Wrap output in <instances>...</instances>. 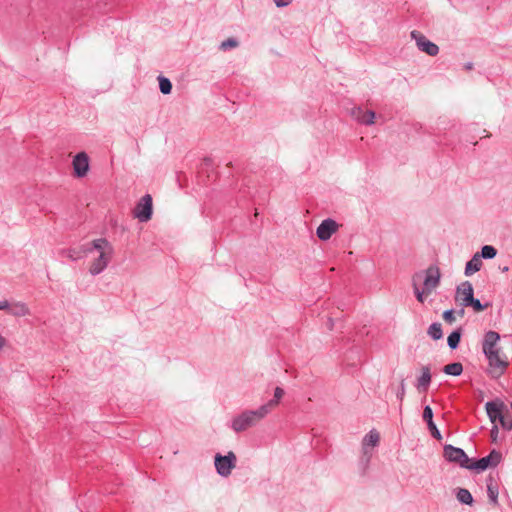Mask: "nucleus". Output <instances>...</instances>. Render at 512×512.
Listing matches in <instances>:
<instances>
[{
  "label": "nucleus",
  "mask_w": 512,
  "mask_h": 512,
  "mask_svg": "<svg viewBox=\"0 0 512 512\" xmlns=\"http://www.w3.org/2000/svg\"><path fill=\"white\" fill-rule=\"evenodd\" d=\"M152 196L145 194L139 202L136 204L133 215L140 222H148L153 214V203Z\"/></svg>",
  "instance_id": "39448f33"
},
{
  "label": "nucleus",
  "mask_w": 512,
  "mask_h": 512,
  "mask_svg": "<svg viewBox=\"0 0 512 512\" xmlns=\"http://www.w3.org/2000/svg\"><path fill=\"white\" fill-rule=\"evenodd\" d=\"M275 5L279 8L286 7L292 3L293 0H273Z\"/></svg>",
  "instance_id": "58836bf2"
},
{
  "label": "nucleus",
  "mask_w": 512,
  "mask_h": 512,
  "mask_svg": "<svg viewBox=\"0 0 512 512\" xmlns=\"http://www.w3.org/2000/svg\"><path fill=\"white\" fill-rule=\"evenodd\" d=\"M236 462L237 457L232 451H229L225 456L217 453L214 458L216 471L222 477H228L231 474Z\"/></svg>",
  "instance_id": "7ed1b4c3"
},
{
  "label": "nucleus",
  "mask_w": 512,
  "mask_h": 512,
  "mask_svg": "<svg viewBox=\"0 0 512 512\" xmlns=\"http://www.w3.org/2000/svg\"><path fill=\"white\" fill-rule=\"evenodd\" d=\"M10 307L11 304L8 301H0V310H8V312L10 313Z\"/></svg>",
  "instance_id": "ea45409f"
},
{
  "label": "nucleus",
  "mask_w": 512,
  "mask_h": 512,
  "mask_svg": "<svg viewBox=\"0 0 512 512\" xmlns=\"http://www.w3.org/2000/svg\"><path fill=\"white\" fill-rule=\"evenodd\" d=\"M380 440V435L376 430H371L363 439V446H376Z\"/></svg>",
  "instance_id": "a878e982"
},
{
  "label": "nucleus",
  "mask_w": 512,
  "mask_h": 512,
  "mask_svg": "<svg viewBox=\"0 0 512 512\" xmlns=\"http://www.w3.org/2000/svg\"><path fill=\"white\" fill-rule=\"evenodd\" d=\"M427 426H428V429H429V431H430L431 435H432L435 439H437V440H441V439H442L441 433H440V431L438 430L437 426L435 425L434 421H433V422H431V423H429V424H427Z\"/></svg>",
  "instance_id": "e433bc0d"
},
{
  "label": "nucleus",
  "mask_w": 512,
  "mask_h": 512,
  "mask_svg": "<svg viewBox=\"0 0 512 512\" xmlns=\"http://www.w3.org/2000/svg\"><path fill=\"white\" fill-rule=\"evenodd\" d=\"M427 334L433 339V340H439L443 337V331H442V326L440 323L438 322H435V323H432L428 330H427Z\"/></svg>",
  "instance_id": "393cba45"
},
{
  "label": "nucleus",
  "mask_w": 512,
  "mask_h": 512,
  "mask_svg": "<svg viewBox=\"0 0 512 512\" xmlns=\"http://www.w3.org/2000/svg\"><path fill=\"white\" fill-rule=\"evenodd\" d=\"M487 492H488V497H489L490 501L493 502L494 504H497L498 487L494 483L492 477H489V479L487 480Z\"/></svg>",
  "instance_id": "b1692460"
},
{
  "label": "nucleus",
  "mask_w": 512,
  "mask_h": 512,
  "mask_svg": "<svg viewBox=\"0 0 512 512\" xmlns=\"http://www.w3.org/2000/svg\"><path fill=\"white\" fill-rule=\"evenodd\" d=\"M474 297L473 286L469 281L462 282L456 289L455 300L462 306Z\"/></svg>",
  "instance_id": "ddd939ff"
},
{
  "label": "nucleus",
  "mask_w": 512,
  "mask_h": 512,
  "mask_svg": "<svg viewBox=\"0 0 512 512\" xmlns=\"http://www.w3.org/2000/svg\"><path fill=\"white\" fill-rule=\"evenodd\" d=\"M283 395L284 390L280 387H276L274 390L273 399H271L268 403L262 405V407L266 408L267 414L270 413V411L279 404V401L283 397Z\"/></svg>",
  "instance_id": "aec40b11"
},
{
  "label": "nucleus",
  "mask_w": 512,
  "mask_h": 512,
  "mask_svg": "<svg viewBox=\"0 0 512 512\" xmlns=\"http://www.w3.org/2000/svg\"><path fill=\"white\" fill-rule=\"evenodd\" d=\"M499 423L504 430L509 431L512 429V417L510 416V414L507 410H506V413H504V415L501 418Z\"/></svg>",
  "instance_id": "473e14b6"
},
{
  "label": "nucleus",
  "mask_w": 512,
  "mask_h": 512,
  "mask_svg": "<svg viewBox=\"0 0 512 512\" xmlns=\"http://www.w3.org/2000/svg\"><path fill=\"white\" fill-rule=\"evenodd\" d=\"M267 415V410L265 407L260 406L256 410H247L236 416L232 420V429L235 432H242L248 429L249 427L255 425L258 421L263 419Z\"/></svg>",
  "instance_id": "f03ea898"
},
{
  "label": "nucleus",
  "mask_w": 512,
  "mask_h": 512,
  "mask_svg": "<svg viewBox=\"0 0 512 512\" xmlns=\"http://www.w3.org/2000/svg\"><path fill=\"white\" fill-rule=\"evenodd\" d=\"M6 340L3 336L0 335V350L5 346Z\"/></svg>",
  "instance_id": "79ce46f5"
},
{
  "label": "nucleus",
  "mask_w": 512,
  "mask_h": 512,
  "mask_svg": "<svg viewBox=\"0 0 512 512\" xmlns=\"http://www.w3.org/2000/svg\"><path fill=\"white\" fill-rule=\"evenodd\" d=\"M490 306L489 303L482 304L479 299L471 298L467 303H463V307H472L476 312H481Z\"/></svg>",
  "instance_id": "c85d7f7f"
},
{
  "label": "nucleus",
  "mask_w": 512,
  "mask_h": 512,
  "mask_svg": "<svg viewBox=\"0 0 512 512\" xmlns=\"http://www.w3.org/2000/svg\"><path fill=\"white\" fill-rule=\"evenodd\" d=\"M500 340V335L495 331H488L484 335V340L482 344L483 353L492 354L493 351H498L500 348L498 347V341Z\"/></svg>",
  "instance_id": "f8f14e48"
},
{
  "label": "nucleus",
  "mask_w": 512,
  "mask_h": 512,
  "mask_svg": "<svg viewBox=\"0 0 512 512\" xmlns=\"http://www.w3.org/2000/svg\"><path fill=\"white\" fill-rule=\"evenodd\" d=\"M458 313H459V315L463 316L465 313L464 308L460 309Z\"/></svg>",
  "instance_id": "c03bdc74"
},
{
  "label": "nucleus",
  "mask_w": 512,
  "mask_h": 512,
  "mask_svg": "<svg viewBox=\"0 0 512 512\" xmlns=\"http://www.w3.org/2000/svg\"><path fill=\"white\" fill-rule=\"evenodd\" d=\"M411 37L416 41L418 49L425 52L429 56H436L439 53V47L428 40L423 34L418 31H412Z\"/></svg>",
  "instance_id": "6e6552de"
},
{
  "label": "nucleus",
  "mask_w": 512,
  "mask_h": 512,
  "mask_svg": "<svg viewBox=\"0 0 512 512\" xmlns=\"http://www.w3.org/2000/svg\"><path fill=\"white\" fill-rule=\"evenodd\" d=\"M351 116L361 124L371 125L374 123L375 112L372 110L364 111L361 107H354L351 110Z\"/></svg>",
  "instance_id": "2eb2a0df"
},
{
  "label": "nucleus",
  "mask_w": 512,
  "mask_h": 512,
  "mask_svg": "<svg viewBox=\"0 0 512 512\" xmlns=\"http://www.w3.org/2000/svg\"><path fill=\"white\" fill-rule=\"evenodd\" d=\"M489 467H496L502 460V454L497 450H492L489 455L483 457Z\"/></svg>",
  "instance_id": "cd10ccee"
},
{
  "label": "nucleus",
  "mask_w": 512,
  "mask_h": 512,
  "mask_svg": "<svg viewBox=\"0 0 512 512\" xmlns=\"http://www.w3.org/2000/svg\"><path fill=\"white\" fill-rule=\"evenodd\" d=\"M91 248L99 252V256L91 263L89 272L96 276L102 273L112 259L113 247L105 238L95 239L91 242Z\"/></svg>",
  "instance_id": "f257e3e1"
},
{
  "label": "nucleus",
  "mask_w": 512,
  "mask_h": 512,
  "mask_svg": "<svg viewBox=\"0 0 512 512\" xmlns=\"http://www.w3.org/2000/svg\"><path fill=\"white\" fill-rule=\"evenodd\" d=\"M489 467H496L502 460V454L497 450H492L489 455L483 457Z\"/></svg>",
  "instance_id": "bb28decb"
},
{
  "label": "nucleus",
  "mask_w": 512,
  "mask_h": 512,
  "mask_svg": "<svg viewBox=\"0 0 512 512\" xmlns=\"http://www.w3.org/2000/svg\"><path fill=\"white\" fill-rule=\"evenodd\" d=\"M158 80L160 91L165 95L170 94L172 90L171 81L164 76H159Z\"/></svg>",
  "instance_id": "7c9ffc66"
},
{
  "label": "nucleus",
  "mask_w": 512,
  "mask_h": 512,
  "mask_svg": "<svg viewBox=\"0 0 512 512\" xmlns=\"http://www.w3.org/2000/svg\"><path fill=\"white\" fill-rule=\"evenodd\" d=\"M454 310L453 309H448L446 311H444L443 313V319L449 323V324H452L454 321H455V315H454Z\"/></svg>",
  "instance_id": "4c0bfd02"
},
{
  "label": "nucleus",
  "mask_w": 512,
  "mask_h": 512,
  "mask_svg": "<svg viewBox=\"0 0 512 512\" xmlns=\"http://www.w3.org/2000/svg\"><path fill=\"white\" fill-rule=\"evenodd\" d=\"M443 372L447 375L459 376L463 372V366L460 362H453L444 366Z\"/></svg>",
  "instance_id": "5701e85b"
},
{
  "label": "nucleus",
  "mask_w": 512,
  "mask_h": 512,
  "mask_svg": "<svg viewBox=\"0 0 512 512\" xmlns=\"http://www.w3.org/2000/svg\"><path fill=\"white\" fill-rule=\"evenodd\" d=\"M74 175L83 178L89 171V157L86 152H79L72 161Z\"/></svg>",
  "instance_id": "9d476101"
},
{
  "label": "nucleus",
  "mask_w": 512,
  "mask_h": 512,
  "mask_svg": "<svg viewBox=\"0 0 512 512\" xmlns=\"http://www.w3.org/2000/svg\"><path fill=\"white\" fill-rule=\"evenodd\" d=\"M482 267V261L478 253H476L465 266V275L470 276L473 273L479 271Z\"/></svg>",
  "instance_id": "a211bd4d"
},
{
  "label": "nucleus",
  "mask_w": 512,
  "mask_h": 512,
  "mask_svg": "<svg viewBox=\"0 0 512 512\" xmlns=\"http://www.w3.org/2000/svg\"><path fill=\"white\" fill-rule=\"evenodd\" d=\"M489 363V373L493 378L500 377L508 366L507 358L501 355L500 350L493 351L492 354H485Z\"/></svg>",
  "instance_id": "20e7f679"
},
{
  "label": "nucleus",
  "mask_w": 512,
  "mask_h": 512,
  "mask_svg": "<svg viewBox=\"0 0 512 512\" xmlns=\"http://www.w3.org/2000/svg\"><path fill=\"white\" fill-rule=\"evenodd\" d=\"M338 228L339 225L335 220L327 218L317 227L316 235L320 240L327 241L338 230Z\"/></svg>",
  "instance_id": "9b49d317"
},
{
  "label": "nucleus",
  "mask_w": 512,
  "mask_h": 512,
  "mask_svg": "<svg viewBox=\"0 0 512 512\" xmlns=\"http://www.w3.org/2000/svg\"><path fill=\"white\" fill-rule=\"evenodd\" d=\"M488 464L486 463V460L484 458H480L474 462H471L469 460L468 467L466 469L469 470H476V471H484L488 468Z\"/></svg>",
  "instance_id": "c756f323"
},
{
  "label": "nucleus",
  "mask_w": 512,
  "mask_h": 512,
  "mask_svg": "<svg viewBox=\"0 0 512 512\" xmlns=\"http://www.w3.org/2000/svg\"><path fill=\"white\" fill-rule=\"evenodd\" d=\"M405 393H406V385H405V379H401L400 381V385L398 387V390L396 392V397L397 399L402 402L404 397H405Z\"/></svg>",
  "instance_id": "f704fd0d"
},
{
  "label": "nucleus",
  "mask_w": 512,
  "mask_h": 512,
  "mask_svg": "<svg viewBox=\"0 0 512 512\" xmlns=\"http://www.w3.org/2000/svg\"><path fill=\"white\" fill-rule=\"evenodd\" d=\"M422 272L423 287L427 294H430L440 284L441 273L436 265L429 266Z\"/></svg>",
  "instance_id": "0eeeda50"
},
{
  "label": "nucleus",
  "mask_w": 512,
  "mask_h": 512,
  "mask_svg": "<svg viewBox=\"0 0 512 512\" xmlns=\"http://www.w3.org/2000/svg\"><path fill=\"white\" fill-rule=\"evenodd\" d=\"M464 68L466 70H472L473 69V63L472 62H467L465 65H464Z\"/></svg>",
  "instance_id": "37998d69"
},
{
  "label": "nucleus",
  "mask_w": 512,
  "mask_h": 512,
  "mask_svg": "<svg viewBox=\"0 0 512 512\" xmlns=\"http://www.w3.org/2000/svg\"><path fill=\"white\" fill-rule=\"evenodd\" d=\"M443 455L447 461L457 463L461 468L468 467L469 457L461 448L446 444L443 448Z\"/></svg>",
  "instance_id": "423d86ee"
},
{
  "label": "nucleus",
  "mask_w": 512,
  "mask_h": 512,
  "mask_svg": "<svg viewBox=\"0 0 512 512\" xmlns=\"http://www.w3.org/2000/svg\"><path fill=\"white\" fill-rule=\"evenodd\" d=\"M91 243L83 244L77 248H70V249H64L61 250V254L68 257L72 261L79 260L83 258L86 254L91 253Z\"/></svg>",
  "instance_id": "4468645a"
},
{
  "label": "nucleus",
  "mask_w": 512,
  "mask_h": 512,
  "mask_svg": "<svg viewBox=\"0 0 512 512\" xmlns=\"http://www.w3.org/2000/svg\"><path fill=\"white\" fill-rule=\"evenodd\" d=\"M508 270V267H503V271H507Z\"/></svg>",
  "instance_id": "a18cd8bd"
},
{
  "label": "nucleus",
  "mask_w": 512,
  "mask_h": 512,
  "mask_svg": "<svg viewBox=\"0 0 512 512\" xmlns=\"http://www.w3.org/2000/svg\"><path fill=\"white\" fill-rule=\"evenodd\" d=\"M462 336V328L454 330L447 338V344L450 349L454 350L459 346Z\"/></svg>",
  "instance_id": "4be33fe9"
},
{
  "label": "nucleus",
  "mask_w": 512,
  "mask_h": 512,
  "mask_svg": "<svg viewBox=\"0 0 512 512\" xmlns=\"http://www.w3.org/2000/svg\"><path fill=\"white\" fill-rule=\"evenodd\" d=\"M498 436V426L496 424H493V427L491 429V437L493 441H496Z\"/></svg>",
  "instance_id": "a19ab883"
},
{
  "label": "nucleus",
  "mask_w": 512,
  "mask_h": 512,
  "mask_svg": "<svg viewBox=\"0 0 512 512\" xmlns=\"http://www.w3.org/2000/svg\"><path fill=\"white\" fill-rule=\"evenodd\" d=\"M423 420L427 424L433 422V411H432V408L429 405L424 407V410H423Z\"/></svg>",
  "instance_id": "c9c22d12"
},
{
  "label": "nucleus",
  "mask_w": 512,
  "mask_h": 512,
  "mask_svg": "<svg viewBox=\"0 0 512 512\" xmlns=\"http://www.w3.org/2000/svg\"><path fill=\"white\" fill-rule=\"evenodd\" d=\"M456 498L460 503L465 504V505H472V503H473L472 494L469 492V490H467L465 488L457 489Z\"/></svg>",
  "instance_id": "412c9836"
},
{
  "label": "nucleus",
  "mask_w": 512,
  "mask_h": 512,
  "mask_svg": "<svg viewBox=\"0 0 512 512\" xmlns=\"http://www.w3.org/2000/svg\"><path fill=\"white\" fill-rule=\"evenodd\" d=\"M10 314L16 317H21L29 315L30 310L24 302H15L11 303Z\"/></svg>",
  "instance_id": "6ab92c4d"
},
{
  "label": "nucleus",
  "mask_w": 512,
  "mask_h": 512,
  "mask_svg": "<svg viewBox=\"0 0 512 512\" xmlns=\"http://www.w3.org/2000/svg\"><path fill=\"white\" fill-rule=\"evenodd\" d=\"M421 376L418 377L416 382V388L420 392H427L431 383V372L429 366H423Z\"/></svg>",
  "instance_id": "dca6fc26"
},
{
  "label": "nucleus",
  "mask_w": 512,
  "mask_h": 512,
  "mask_svg": "<svg viewBox=\"0 0 512 512\" xmlns=\"http://www.w3.org/2000/svg\"><path fill=\"white\" fill-rule=\"evenodd\" d=\"M422 280V272H416L412 277V286L414 290V294L416 296V299L420 303H424L425 301V295H427L425 288L423 287L422 290H420L418 282Z\"/></svg>",
  "instance_id": "f3484780"
},
{
  "label": "nucleus",
  "mask_w": 512,
  "mask_h": 512,
  "mask_svg": "<svg viewBox=\"0 0 512 512\" xmlns=\"http://www.w3.org/2000/svg\"><path fill=\"white\" fill-rule=\"evenodd\" d=\"M497 250L495 247L491 245H485L481 249V253L479 254L480 258L484 259H492L496 256Z\"/></svg>",
  "instance_id": "2f4dec72"
},
{
  "label": "nucleus",
  "mask_w": 512,
  "mask_h": 512,
  "mask_svg": "<svg viewBox=\"0 0 512 512\" xmlns=\"http://www.w3.org/2000/svg\"><path fill=\"white\" fill-rule=\"evenodd\" d=\"M485 409L489 420L496 424L497 421L500 422L501 418L504 415V410H506V405L500 399H496L493 401H489L485 404Z\"/></svg>",
  "instance_id": "1a4fd4ad"
},
{
  "label": "nucleus",
  "mask_w": 512,
  "mask_h": 512,
  "mask_svg": "<svg viewBox=\"0 0 512 512\" xmlns=\"http://www.w3.org/2000/svg\"><path fill=\"white\" fill-rule=\"evenodd\" d=\"M238 44L239 43L235 38H228L220 44V49L226 51L230 48H236Z\"/></svg>",
  "instance_id": "72a5a7b5"
}]
</instances>
